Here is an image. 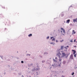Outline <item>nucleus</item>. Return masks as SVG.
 Wrapping results in <instances>:
<instances>
[{"label": "nucleus", "instance_id": "28", "mask_svg": "<svg viewBox=\"0 0 77 77\" xmlns=\"http://www.w3.org/2000/svg\"><path fill=\"white\" fill-rule=\"evenodd\" d=\"M61 54V53H60V52H59L57 54Z\"/></svg>", "mask_w": 77, "mask_h": 77}, {"label": "nucleus", "instance_id": "51", "mask_svg": "<svg viewBox=\"0 0 77 77\" xmlns=\"http://www.w3.org/2000/svg\"><path fill=\"white\" fill-rule=\"evenodd\" d=\"M36 73H37V75H38V72H36Z\"/></svg>", "mask_w": 77, "mask_h": 77}, {"label": "nucleus", "instance_id": "27", "mask_svg": "<svg viewBox=\"0 0 77 77\" xmlns=\"http://www.w3.org/2000/svg\"><path fill=\"white\" fill-rule=\"evenodd\" d=\"M52 38H54V36L51 37V39Z\"/></svg>", "mask_w": 77, "mask_h": 77}, {"label": "nucleus", "instance_id": "29", "mask_svg": "<svg viewBox=\"0 0 77 77\" xmlns=\"http://www.w3.org/2000/svg\"><path fill=\"white\" fill-rule=\"evenodd\" d=\"M63 41V40H62L60 41V42H62Z\"/></svg>", "mask_w": 77, "mask_h": 77}, {"label": "nucleus", "instance_id": "33", "mask_svg": "<svg viewBox=\"0 0 77 77\" xmlns=\"http://www.w3.org/2000/svg\"><path fill=\"white\" fill-rule=\"evenodd\" d=\"M64 48H66V50L68 49V48H66V47H65Z\"/></svg>", "mask_w": 77, "mask_h": 77}, {"label": "nucleus", "instance_id": "7", "mask_svg": "<svg viewBox=\"0 0 77 77\" xmlns=\"http://www.w3.org/2000/svg\"><path fill=\"white\" fill-rule=\"evenodd\" d=\"M73 21L74 23H75V22H77V18L73 19Z\"/></svg>", "mask_w": 77, "mask_h": 77}, {"label": "nucleus", "instance_id": "5", "mask_svg": "<svg viewBox=\"0 0 77 77\" xmlns=\"http://www.w3.org/2000/svg\"><path fill=\"white\" fill-rule=\"evenodd\" d=\"M61 30H63V32L64 33H65V29H63V28H61Z\"/></svg>", "mask_w": 77, "mask_h": 77}, {"label": "nucleus", "instance_id": "46", "mask_svg": "<svg viewBox=\"0 0 77 77\" xmlns=\"http://www.w3.org/2000/svg\"><path fill=\"white\" fill-rule=\"evenodd\" d=\"M52 44H53V45H55V43H52Z\"/></svg>", "mask_w": 77, "mask_h": 77}, {"label": "nucleus", "instance_id": "45", "mask_svg": "<svg viewBox=\"0 0 77 77\" xmlns=\"http://www.w3.org/2000/svg\"><path fill=\"white\" fill-rule=\"evenodd\" d=\"M73 33H74V34H75V32H73Z\"/></svg>", "mask_w": 77, "mask_h": 77}, {"label": "nucleus", "instance_id": "55", "mask_svg": "<svg viewBox=\"0 0 77 77\" xmlns=\"http://www.w3.org/2000/svg\"><path fill=\"white\" fill-rule=\"evenodd\" d=\"M62 35H64V34H63V33H62Z\"/></svg>", "mask_w": 77, "mask_h": 77}, {"label": "nucleus", "instance_id": "43", "mask_svg": "<svg viewBox=\"0 0 77 77\" xmlns=\"http://www.w3.org/2000/svg\"><path fill=\"white\" fill-rule=\"evenodd\" d=\"M51 44H53V42H51L50 43Z\"/></svg>", "mask_w": 77, "mask_h": 77}, {"label": "nucleus", "instance_id": "14", "mask_svg": "<svg viewBox=\"0 0 77 77\" xmlns=\"http://www.w3.org/2000/svg\"><path fill=\"white\" fill-rule=\"evenodd\" d=\"M48 53L47 52H44V54L45 55V54H48Z\"/></svg>", "mask_w": 77, "mask_h": 77}, {"label": "nucleus", "instance_id": "48", "mask_svg": "<svg viewBox=\"0 0 77 77\" xmlns=\"http://www.w3.org/2000/svg\"><path fill=\"white\" fill-rule=\"evenodd\" d=\"M66 47H67V48H69V46H66Z\"/></svg>", "mask_w": 77, "mask_h": 77}, {"label": "nucleus", "instance_id": "25", "mask_svg": "<svg viewBox=\"0 0 77 77\" xmlns=\"http://www.w3.org/2000/svg\"><path fill=\"white\" fill-rule=\"evenodd\" d=\"M49 36H48L47 38H46V39H49Z\"/></svg>", "mask_w": 77, "mask_h": 77}, {"label": "nucleus", "instance_id": "2", "mask_svg": "<svg viewBox=\"0 0 77 77\" xmlns=\"http://www.w3.org/2000/svg\"><path fill=\"white\" fill-rule=\"evenodd\" d=\"M62 55H63L62 56V57H64V56H66V54H65V53L64 52L62 53Z\"/></svg>", "mask_w": 77, "mask_h": 77}, {"label": "nucleus", "instance_id": "1", "mask_svg": "<svg viewBox=\"0 0 77 77\" xmlns=\"http://www.w3.org/2000/svg\"><path fill=\"white\" fill-rule=\"evenodd\" d=\"M6 23L7 25L9 26L11 24V22H10V20H7V21L6 22Z\"/></svg>", "mask_w": 77, "mask_h": 77}, {"label": "nucleus", "instance_id": "24", "mask_svg": "<svg viewBox=\"0 0 77 77\" xmlns=\"http://www.w3.org/2000/svg\"><path fill=\"white\" fill-rule=\"evenodd\" d=\"M72 75H73L74 74V72H72V73L71 74Z\"/></svg>", "mask_w": 77, "mask_h": 77}, {"label": "nucleus", "instance_id": "59", "mask_svg": "<svg viewBox=\"0 0 77 77\" xmlns=\"http://www.w3.org/2000/svg\"><path fill=\"white\" fill-rule=\"evenodd\" d=\"M22 77H24V76H23V75H22Z\"/></svg>", "mask_w": 77, "mask_h": 77}, {"label": "nucleus", "instance_id": "31", "mask_svg": "<svg viewBox=\"0 0 77 77\" xmlns=\"http://www.w3.org/2000/svg\"><path fill=\"white\" fill-rule=\"evenodd\" d=\"M58 42L59 41H58V40H56V42H57H57Z\"/></svg>", "mask_w": 77, "mask_h": 77}, {"label": "nucleus", "instance_id": "58", "mask_svg": "<svg viewBox=\"0 0 77 77\" xmlns=\"http://www.w3.org/2000/svg\"><path fill=\"white\" fill-rule=\"evenodd\" d=\"M75 68H77V67H75Z\"/></svg>", "mask_w": 77, "mask_h": 77}, {"label": "nucleus", "instance_id": "10", "mask_svg": "<svg viewBox=\"0 0 77 77\" xmlns=\"http://www.w3.org/2000/svg\"><path fill=\"white\" fill-rule=\"evenodd\" d=\"M32 36V34H30L28 35L29 37H30V36Z\"/></svg>", "mask_w": 77, "mask_h": 77}, {"label": "nucleus", "instance_id": "15", "mask_svg": "<svg viewBox=\"0 0 77 77\" xmlns=\"http://www.w3.org/2000/svg\"><path fill=\"white\" fill-rule=\"evenodd\" d=\"M66 55H67L65 56V57L66 59H67V57H68V54H66Z\"/></svg>", "mask_w": 77, "mask_h": 77}, {"label": "nucleus", "instance_id": "20", "mask_svg": "<svg viewBox=\"0 0 77 77\" xmlns=\"http://www.w3.org/2000/svg\"><path fill=\"white\" fill-rule=\"evenodd\" d=\"M63 46H61V50H62V49H63Z\"/></svg>", "mask_w": 77, "mask_h": 77}, {"label": "nucleus", "instance_id": "21", "mask_svg": "<svg viewBox=\"0 0 77 77\" xmlns=\"http://www.w3.org/2000/svg\"><path fill=\"white\" fill-rule=\"evenodd\" d=\"M58 66H59V67H61V66L60 64L58 65Z\"/></svg>", "mask_w": 77, "mask_h": 77}, {"label": "nucleus", "instance_id": "61", "mask_svg": "<svg viewBox=\"0 0 77 77\" xmlns=\"http://www.w3.org/2000/svg\"><path fill=\"white\" fill-rule=\"evenodd\" d=\"M59 30H60V29H58V31H59Z\"/></svg>", "mask_w": 77, "mask_h": 77}, {"label": "nucleus", "instance_id": "32", "mask_svg": "<svg viewBox=\"0 0 77 77\" xmlns=\"http://www.w3.org/2000/svg\"><path fill=\"white\" fill-rule=\"evenodd\" d=\"M75 41H76V39H75L74 40V42H76Z\"/></svg>", "mask_w": 77, "mask_h": 77}, {"label": "nucleus", "instance_id": "54", "mask_svg": "<svg viewBox=\"0 0 77 77\" xmlns=\"http://www.w3.org/2000/svg\"><path fill=\"white\" fill-rule=\"evenodd\" d=\"M4 24H5V26H6V23H4Z\"/></svg>", "mask_w": 77, "mask_h": 77}, {"label": "nucleus", "instance_id": "36", "mask_svg": "<svg viewBox=\"0 0 77 77\" xmlns=\"http://www.w3.org/2000/svg\"><path fill=\"white\" fill-rule=\"evenodd\" d=\"M71 7H72V5H71V6L69 7V8H71Z\"/></svg>", "mask_w": 77, "mask_h": 77}, {"label": "nucleus", "instance_id": "12", "mask_svg": "<svg viewBox=\"0 0 77 77\" xmlns=\"http://www.w3.org/2000/svg\"><path fill=\"white\" fill-rule=\"evenodd\" d=\"M0 57L1 58V59H2V60H3V56L0 55Z\"/></svg>", "mask_w": 77, "mask_h": 77}, {"label": "nucleus", "instance_id": "38", "mask_svg": "<svg viewBox=\"0 0 77 77\" xmlns=\"http://www.w3.org/2000/svg\"><path fill=\"white\" fill-rule=\"evenodd\" d=\"M25 60H28V58H26Z\"/></svg>", "mask_w": 77, "mask_h": 77}, {"label": "nucleus", "instance_id": "30", "mask_svg": "<svg viewBox=\"0 0 77 77\" xmlns=\"http://www.w3.org/2000/svg\"><path fill=\"white\" fill-rule=\"evenodd\" d=\"M21 63H24V61H21Z\"/></svg>", "mask_w": 77, "mask_h": 77}, {"label": "nucleus", "instance_id": "39", "mask_svg": "<svg viewBox=\"0 0 77 77\" xmlns=\"http://www.w3.org/2000/svg\"><path fill=\"white\" fill-rule=\"evenodd\" d=\"M10 59H8V61H10Z\"/></svg>", "mask_w": 77, "mask_h": 77}, {"label": "nucleus", "instance_id": "60", "mask_svg": "<svg viewBox=\"0 0 77 77\" xmlns=\"http://www.w3.org/2000/svg\"><path fill=\"white\" fill-rule=\"evenodd\" d=\"M75 47H76V46H75Z\"/></svg>", "mask_w": 77, "mask_h": 77}, {"label": "nucleus", "instance_id": "17", "mask_svg": "<svg viewBox=\"0 0 77 77\" xmlns=\"http://www.w3.org/2000/svg\"><path fill=\"white\" fill-rule=\"evenodd\" d=\"M57 56H58V57H59V58H60V55H59V54H57Z\"/></svg>", "mask_w": 77, "mask_h": 77}, {"label": "nucleus", "instance_id": "63", "mask_svg": "<svg viewBox=\"0 0 77 77\" xmlns=\"http://www.w3.org/2000/svg\"><path fill=\"white\" fill-rule=\"evenodd\" d=\"M64 23H65V21H64Z\"/></svg>", "mask_w": 77, "mask_h": 77}, {"label": "nucleus", "instance_id": "23", "mask_svg": "<svg viewBox=\"0 0 77 77\" xmlns=\"http://www.w3.org/2000/svg\"><path fill=\"white\" fill-rule=\"evenodd\" d=\"M52 41H55V38H53L52 39Z\"/></svg>", "mask_w": 77, "mask_h": 77}, {"label": "nucleus", "instance_id": "62", "mask_svg": "<svg viewBox=\"0 0 77 77\" xmlns=\"http://www.w3.org/2000/svg\"><path fill=\"white\" fill-rule=\"evenodd\" d=\"M37 69L38 70V68H37Z\"/></svg>", "mask_w": 77, "mask_h": 77}, {"label": "nucleus", "instance_id": "50", "mask_svg": "<svg viewBox=\"0 0 77 77\" xmlns=\"http://www.w3.org/2000/svg\"><path fill=\"white\" fill-rule=\"evenodd\" d=\"M57 57H55V59H57Z\"/></svg>", "mask_w": 77, "mask_h": 77}, {"label": "nucleus", "instance_id": "4", "mask_svg": "<svg viewBox=\"0 0 77 77\" xmlns=\"http://www.w3.org/2000/svg\"><path fill=\"white\" fill-rule=\"evenodd\" d=\"M0 17L1 18H2V19L4 18V16H3V14H0Z\"/></svg>", "mask_w": 77, "mask_h": 77}, {"label": "nucleus", "instance_id": "64", "mask_svg": "<svg viewBox=\"0 0 77 77\" xmlns=\"http://www.w3.org/2000/svg\"><path fill=\"white\" fill-rule=\"evenodd\" d=\"M17 53H18V51H17Z\"/></svg>", "mask_w": 77, "mask_h": 77}, {"label": "nucleus", "instance_id": "16", "mask_svg": "<svg viewBox=\"0 0 77 77\" xmlns=\"http://www.w3.org/2000/svg\"><path fill=\"white\" fill-rule=\"evenodd\" d=\"M42 63H44V62H45V60H43L42 61Z\"/></svg>", "mask_w": 77, "mask_h": 77}, {"label": "nucleus", "instance_id": "53", "mask_svg": "<svg viewBox=\"0 0 77 77\" xmlns=\"http://www.w3.org/2000/svg\"><path fill=\"white\" fill-rule=\"evenodd\" d=\"M52 66H54V65L53 64Z\"/></svg>", "mask_w": 77, "mask_h": 77}, {"label": "nucleus", "instance_id": "52", "mask_svg": "<svg viewBox=\"0 0 77 77\" xmlns=\"http://www.w3.org/2000/svg\"><path fill=\"white\" fill-rule=\"evenodd\" d=\"M62 63V62H60V64H61Z\"/></svg>", "mask_w": 77, "mask_h": 77}, {"label": "nucleus", "instance_id": "3", "mask_svg": "<svg viewBox=\"0 0 77 77\" xmlns=\"http://www.w3.org/2000/svg\"><path fill=\"white\" fill-rule=\"evenodd\" d=\"M70 59H72V60H74V58L73 57V55L72 54H71L70 55Z\"/></svg>", "mask_w": 77, "mask_h": 77}, {"label": "nucleus", "instance_id": "37", "mask_svg": "<svg viewBox=\"0 0 77 77\" xmlns=\"http://www.w3.org/2000/svg\"><path fill=\"white\" fill-rule=\"evenodd\" d=\"M39 56H40V57H41V58L42 57V56L41 55H40Z\"/></svg>", "mask_w": 77, "mask_h": 77}, {"label": "nucleus", "instance_id": "34", "mask_svg": "<svg viewBox=\"0 0 77 77\" xmlns=\"http://www.w3.org/2000/svg\"><path fill=\"white\" fill-rule=\"evenodd\" d=\"M70 42H73V41L72 40L70 41Z\"/></svg>", "mask_w": 77, "mask_h": 77}, {"label": "nucleus", "instance_id": "8", "mask_svg": "<svg viewBox=\"0 0 77 77\" xmlns=\"http://www.w3.org/2000/svg\"><path fill=\"white\" fill-rule=\"evenodd\" d=\"M69 21H70V20H69V19L67 20H66V23H68H68H69Z\"/></svg>", "mask_w": 77, "mask_h": 77}, {"label": "nucleus", "instance_id": "42", "mask_svg": "<svg viewBox=\"0 0 77 77\" xmlns=\"http://www.w3.org/2000/svg\"><path fill=\"white\" fill-rule=\"evenodd\" d=\"M6 74V73L5 72L4 73V75H5Z\"/></svg>", "mask_w": 77, "mask_h": 77}, {"label": "nucleus", "instance_id": "11", "mask_svg": "<svg viewBox=\"0 0 77 77\" xmlns=\"http://www.w3.org/2000/svg\"><path fill=\"white\" fill-rule=\"evenodd\" d=\"M63 65H65V63H66V61H64L63 62Z\"/></svg>", "mask_w": 77, "mask_h": 77}, {"label": "nucleus", "instance_id": "40", "mask_svg": "<svg viewBox=\"0 0 77 77\" xmlns=\"http://www.w3.org/2000/svg\"><path fill=\"white\" fill-rule=\"evenodd\" d=\"M61 59H59V61H60H60H61Z\"/></svg>", "mask_w": 77, "mask_h": 77}, {"label": "nucleus", "instance_id": "41", "mask_svg": "<svg viewBox=\"0 0 77 77\" xmlns=\"http://www.w3.org/2000/svg\"><path fill=\"white\" fill-rule=\"evenodd\" d=\"M2 8H3V9H5V7H2Z\"/></svg>", "mask_w": 77, "mask_h": 77}, {"label": "nucleus", "instance_id": "18", "mask_svg": "<svg viewBox=\"0 0 77 77\" xmlns=\"http://www.w3.org/2000/svg\"><path fill=\"white\" fill-rule=\"evenodd\" d=\"M30 56V54H26V56Z\"/></svg>", "mask_w": 77, "mask_h": 77}, {"label": "nucleus", "instance_id": "26", "mask_svg": "<svg viewBox=\"0 0 77 77\" xmlns=\"http://www.w3.org/2000/svg\"><path fill=\"white\" fill-rule=\"evenodd\" d=\"M76 54H74V57H76Z\"/></svg>", "mask_w": 77, "mask_h": 77}, {"label": "nucleus", "instance_id": "22", "mask_svg": "<svg viewBox=\"0 0 77 77\" xmlns=\"http://www.w3.org/2000/svg\"><path fill=\"white\" fill-rule=\"evenodd\" d=\"M53 60L54 61V62H57V61L56 60H55V59H54V58L53 59Z\"/></svg>", "mask_w": 77, "mask_h": 77}, {"label": "nucleus", "instance_id": "47", "mask_svg": "<svg viewBox=\"0 0 77 77\" xmlns=\"http://www.w3.org/2000/svg\"><path fill=\"white\" fill-rule=\"evenodd\" d=\"M61 32L62 34L63 33H62V31L61 30Z\"/></svg>", "mask_w": 77, "mask_h": 77}, {"label": "nucleus", "instance_id": "19", "mask_svg": "<svg viewBox=\"0 0 77 77\" xmlns=\"http://www.w3.org/2000/svg\"><path fill=\"white\" fill-rule=\"evenodd\" d=\"M61 16L62 17H63V16H64V14H61Z\"/></svg>", "mask_w": 77, "mask_h": 77}, {"label": "nucleus", "instance_id": "56", "mask_svg": "<svg viewBox=\"0 0 77 77\" xmlns=\"http://www.w3.org/2000/svg\"><path fill=\"white\" fill-rule=\"evenodd\" d=\"M8 66H9V67H10V66L9 65H8Z\"/></svg>", "mask_w": 77, "mask_h": 77}, {"label": "nucleus", "instance_id": "13", "mask_svg": "<svg viewBox=\"0 0 77 77\" xmlns=\"http://www.w3.org/2000/svg\"><path fill=\"white\" fill-rule=\"evenodd\" d=\"M32 72H33V71H36V69H32Z\"/></svg>", "mask_w": 77, "mask_h": 77}, {"label": "nucleus", "instance_id": "9", "mask_svg": "<svg viewBox=\"0 0 77 77\" xmlns=\"http://www.w3.org/2000/svg\"><path fill=\"white\" fill-rule=\"evenodd\" d=\"M28 66L29 67H30L31 66H33V63H31L30 64H29Z\"/></svg>", "mask_w": 77, "mask_h": 77}, {"label": "nucleus", "instance_id": "35", "mask_svg": "<svg viewBox=\"0 0 77 77\" xmlns=\"http://www.w3.org/2000/svg\"><path fill=\"white\" fill-rule=\"evenodd\" d=\"M8 30V29L6 28H5V30Z\"/></svg>", "mask_w": 77, "mask_h": 77}, {"label": "nucleus", "instance_id": "57", "mask_svg": "<svg viewBox=\"0 0 77 77\" xmlns=\"http://www.w3.org/2000/svg\"><path fill=\"white\" fill-rule=\"evenodd\" d=\"M70 25H71V26H72V23H71V24H70Z\"/></svg>", "mask_w": 77, "mask_h": 77}, {"label": "nucleus", "instance_id": "49", "mask_svg": "<svg viewBox=\"0 0 77 77\" xmlns=\"http://www.w3.org/2000/svg\"><path fill=\"white\" fill-rule=\"evenodd\" d=\"M62 77H65V76L63 75L62 76Z\"/></svg>", "mask_w": 77, "mask_h": 77}, {"label": "nucleus", "instance_id": "6", "mask_svg": "<svg viewBox=\"0 0 77 77\" xmlns=\"http://www.w3.org/2000/svg\"><path fill=\"white\" fill-rule=\"evenodd\" d=\"M72 51H73V54H75L76 53V51H75V50H74L73 49L72 50Z\"/></svg>", "mask_w": 77, "mask_h": 77}, {"label": "nucleus", "instance_id": "44", "mask_svg": "<svg viewBox=\"0 0 77 77\" xmlns=\"http://www.w3.org/2000/svg\"><path fill=\"white\" fill-rule=\"evenodd\" d=\"M18 74L19 75H21V73H19Z\"/></svg>", "mask_w": 77, "mask_h": 77}]
</instances>
